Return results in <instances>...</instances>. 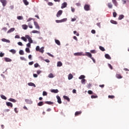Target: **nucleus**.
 <instances>
[{"instance_id":"nucleus-1","label":"nucleus","mask_w":129,"mask_h":129,"mask_svg":"<svg viewBox=\"0 0 129 129\" xmlns=\"http://www.w3.org/2000/svg\"><path fill=\"white\" fill-rule=\"evenodd\" d=\"M84 8L87 11H90V5L86 4L85 5Z\"/></svg>"},{"instance_id":"nucleus-2","label":"nucleus","mask_w":129,"mask_h":129,"mask_svg":"<svg viewBox=\"0 0 129 129\" xmlns=\"http://www.w3.org/2000/svg\"><path fill=\"white\" fill-rule=\"evenodd\" d=\"M74 56H85L83 52H76L74 54Z\"/></svg>"},{"instance_id":"nucleus-3","label":"nucleus","mask_w":129,"mask_h":129,"mask_svg":"<svg viewBox=\"0 0 129 129\" xmlns=\"http://www.w3.org/2000/svg\"><path fill=\"white\" fill-rule=\"evenodd\" d=\"M26 38L27 39H28V42L30 43H33V40H32V38H31V37H30V36L29 35H26L25 36Z\"/></svg>"},{"instance_id":"nucleus-4","label":"nucleus","mask_w":129,"mask_h":129,"mask_svg":"<svg viewBox=\"0 0 129 129\" xmlns=\"http://www.w3.org/2000/svg\"><path fill=\"white\" fill-rule=\"evenodd\" d=\"M1 3H2L3 7H6L7 6V2L6 0H0Z\"/></svg>"},{"instance_id":"nucleus-5","label":"nucleus","mask_w":129,"mask_h":129,"mask_svg":"<svg viewBox=\"0 0 129 129\" xmlns=\"http://www.w3.org/2000/svg\"><path fill=\"white\" fill-rule=\"evenodd\" d=\"M62 14H63V11L59 10L56 14L57 18H59L61 16V15H62Z\"/></svg>"},{"instance_id":"nucleus-6","label":"nucleus","mask_w":129,"mask_h":129,"mask_svg":"<svg viewBox=\"0 0 129 129\" xmlns=\"http://www.w3.org/2000/svg\"><path fill=\"white\" fill-rule=\"evenodd\" d=\"M34 26H35L36 29H38V30H40V26L38 24V22L34 21Z\"/></svg>"},{"instance_id":"nucleus-7","label":"nucleus","mask_w":129,"mask_h":129,"mask_svg":"<svg viewBox=\"0 0 129 129\" xmlns=\"http://www.w3.org/2000/svg\"><path fill=\"white\" fill-rule=\"evenodd\" d=\"M66 21H67V19H63L60 20H56L55 22L57 23H63V22H66Z\"/></svg>"},{"instance_id":"nucleus-8","label":"nucleus","mask_w":129,"mask_h":129,"mask_svg":"<svg viewBox=\"0 0 129 129\" xmlns=\"http://www.w3.org/2000/svg\"><path fill=\"white\" fill-rule=\"evenodd\" d=\"M56 98L57 99L58 103H59V104H61V103H62V101H61V98L60 97V96H57Z\"/></svg>"},{"instance_id":"nucleus-9","label":"nucleus","mask_w":129,"mask_h":129,"mask_svg":"<svg viewBox=\"0 0 129 129\" xmlns=\"http://www.w3.org/2000/svg\"><path fill=\"white\" fill-rule=\"evenodd\" d=\"M67 7V3L64 2L61 4V9H64Z\"/></svg>"},{"instance_id":"nucleus-10","label":"nucleus","mask_w":129,"mask_h":129,"mask_svg":"<svg viewBox=\"0 0 129 129\" xmlns=\"http://www.w3.org/2000/svg\"><path fill=\"white\" fill-rule=\"evenodd\" d=\"M85 56H87L88 57H89V58H92V54H91L90 52H86Z\"/></svg>"},{"instance_id":"nucleus-11","label":"nucleus","mask_w":129,"mask_h":129,"mask_svg":"<svg viewBox=\"0 0 129 129\" xmlns=\"http://www.w3.org/2000/svg\"><path fill=\"white\" fill-rule=\"evenodd\" d=\"M82 113V111H76L75 113V116H78V115H80Z\"/></svg>"},{"instance_id":"nucleus-12","label":"nucleus","mask_w":129,"mask_h":129,"mask_svg":"<svg viewBox=\"0 0 129 129\" xmlns=\"http://www.w3.org/2000/svg\"><path fill=\"white\" fill-rule=\"evenodd\" d=\"M2 42H5L6 43H11V41L9 39H7L6 38H3L2 39Z\"/></svg>"},{"instance_id":"nucleus-13","label":"nucleus","mask_w":129,"mask_h":129,"mask_svg":"<svg viewBox=\"0 0 129 129\" xmlns=\"http://www.w3.org/2000/svg\"><path fill=\"white\" fill-rule=\"evenodd\" d=\"M105 57L106 59H108V60H111V57H110V55L108 54H105Z\"/></svg>"},{"instance_id":"nucleus-14","label":"nucleus","mask_w":129,"mask_h":129,"mask_svg":"<svg viewBox=\"0 0 129 129\" xmlns=\"http://www.w3.org/2000/svg\"><path fill=\"white\" fill-rule=\"evenodd\" d=\"M107 6L109 9H112L113 5L112 4H111V3H108L107 4Z\"/></svg>"},{"instance_id":"nucleus-15","label":"nucleus","mask_w":129,"mask_h":129,"mask_svg":"<svg viewBox=\"0 0 129 129\" xmlns=\"http://www.w3.org/2000/svg\"><path fill=\"white\" fill-rule=\"evenodd\" d=\"M51 92H52V93H58V92H59V91L58 90V89H52L51 90Z\"/></svg>"},{"instance_id":"nucleus-16","label":"nucleus","mask_w":129,"mask_h":129,"mask_svg":"<svg viewBox=\"0 0 129 129\" xmlns=\"http://www.w3.org/2000/svg\"><path fill=\"white\" fill-rule=\"evenodd\" d=\"M116 77L118 79H121V78H122V76H121V75H120L119 74H116Z\"/></svg>"},{"instance_id":"nucleus-17","label":"nucleus","mask_w":129,"mask_h":129,"mask_svg":"<svg viewBox=\"0 0 129 129\" xmlns=\"http://www.w3.org/2000/svg\"><path fill=\"white\" fill-rule=\"evenodd\" d=\"M15 30V28H12L7 32V33L8 34H10V33H12V32H14Z\"/></svg>"},{"instance_id":"nucleus-18","label":"nucleus","mask_w":129,"mask_h":129,"mask_svg":"<svg viewBox=\"0 0 129 129\" xmlns=\"http://www.w3.org/2000/svg\"><path fill=\"white\" fill-rule=\"evenodd\" d=\"M6 104L7 106H10L11 107H13V103H12L11 102H7L6 103Z\"/></svg>"},{"instance_id":"nucleus-19","label":"nucleus","mask_w":129,"mask_h":129,"mask_svg":"<svg viewBox=\"0 0 129 129\" xmlns=\"http://www.w3.org/2000/svg\"><path fill=\"white\" fill-rule=\"evenodd\" d=\"M5 60L6 62H12V59L10 58L5 57Z\"/></svg>"},{"instance_id":"nucleus-20","label":"nucleus","mask_w":129,"mask_h":129,"mask_svg":"<svg viewBox=\"0 0 129 129\" xmlns=\"http://www.w3.org/2000/svg\"><path fill=\"white\" fill-rule=\"evenodd\" d=\"M62 65H63V64L62 63V62L61 61H58L57 63V67H61V66H62Z\"/></svg>"},{"instance_id":"nucleus-21","label":"nucleus","mask_w":129,"mask_h":129,"mask_svg":"<svg viewBox=\"0 0 129 129\" xmlns=\"http://www.w3.org/2000/svg\"><path fill=\"white\" fill-rule=\"evenodd\" d=\"M112 2L115 7H117V2H116V0H112Z\"/></svg>"},{"instance_id":"nucleus-22","label":"nucleus","mask_w":129,"mask_h":129,"mask_svg":"<svg viewBox=\"0 0 129 129\" xmlns=\"http://www.w3.org/2000/svg\"><path fill=\"white\" fill-rule=\"evenodd\" d=\"M73 78V75H72V74H70L68 76V79L69 80H71Z\"/></svg>"},{"instance_id":"nucleus-23","label":"nucleus","mask_w":129,"mask_h":129,"mask_svg":"<svg viewBox=\"0 0 129 129\" xmlns=\"http://www.w3.org/2000/svg\"><path fill=\"white\" fill-rule=\"evenodd\" d=\"M23 2L24 3V5H25V6L29 5V2H28V1H27V0H23Z\"/></svg>"},{"instance_id":"nucleus-24","label":"nucleus","mask_w":129,"mask_h":129,"mask_svg":"<svg viewBox=\"0 0 129 129\" xmlns=\"http://www.w3.org/2000/svg\"><path fill=\"white\" fill-rule=\"evenodd\" d=\"M63 98L64 99H66V100H67L68 101H70V99L67 96H63Z\"/></svg>"},{"instance_id":"nucleus-25","label":"nucleus","mask_w":129,"mask_h":129,"mask_svg":"<svg viewBox=\"0 0 129 129\" xmlns=\"http://www.w3.org/2000/svg\"><path fill=\"white\" fill-rule=\"evenodd\" d=\"M45 47H44V46L42 47L40 49H39V52H40V53H44V49Z\"/></svg>"},{"instance_id":"nucleus-26","label":"nucleus","mask_w":129,"mask_h":129,"mask_svg":"<svg viewBox=\"0 0 129 129\" xmlns=\"http://www.w3.org/2000/svg\"><path fill=\"white\" fill-rule=\"evenodd\" d=\"M28 85H29V86H34V87H36V85L33 83H29Z\"/></svg>"},{"instance_id":"nucleus-27","label":"nucleus","mask_w":129,"mask_h":129,"mask_svg":"<svg viewBox=\"0 0 129 129\" xmlns=\"http://www.w3.org/2000/svg\"><path fill=\"white\" fill-rule=\"evenodd\" d=\"M110 23H111V24H113L114 25H117V22L114 20H110Z\"/></svg>"},{"instance_id":"nucleus-28","label":"nucleus","mask_w":129,"mask_h":129,"mask_svg":"<svg viewBox=\"0 0 129 129\" xmlns=\"http://www.w3.org/2000/svg\"><path fill=\"white\" fill-rule=\"evenodd\" d=\"M55 42L56 44H57V45H58V46H60L61 45V43H60V41H59L58 40L55 39Z\"/></svg>"},{"instance_id":"nucleus-29","label":"nucleus","mask_w":129,"mask_h":129,"mask_svg":"<svg viewBox=\"0 0 129 129\" xmlns=\"http://www.w3.org/2000/svg\"><path fill=\"white\" fill-rule=\"evenodd\" d=\"M22 28L24 30H27V29H28V26L26 24L23 25Z\"/></svg>"},{"instance_id":"nucleus-30","label":"nucleus","mask_w":129,"mask_h":129,"mask_svg":"<svg viewBox=\"0 0 129 129\" xmlns=\"http://www.w3.org/2000/svg\"><path fill=\"white\" fill-rule=\"evenodd\" d=\"M45 103H46V104H49V105L54 104V103L53 102H51V101H46Z\"/></svg>"},{"instance_id":"nucleus-31","label":"nucleus","mask_w":129,"mask_h":129,"mask_svg":"<svg viewBox=\"0 0 129 129\" xmlns=\"http://www.w3.org/2000/svg\"><path fill=\"white\" fill-rule=\"evenodd\" d=\"M38 106H42V105H44V102H39L37 104Z\"/></svg>"},{"instance_id":"nucleus-32","label":"nucleus","mask_w":129,"mask_h":129,"mask_svg":"<svg viewBox=\"0 0 129 129\" xmlns=\"http://www.w3.org/2000/svg\"><path fill=\"white\" fill-rule=\"evenodd\" d=\"M123 18H124V16H123V15H119V16L118 17V20H122V19H123Z\"/></svg>"},{"instance_id":"nucleus-33","label":"nucleus","mask_w":129,"mask_h":129,"mask_svg":"<svg viewBox=\"0 0 129 129\" xmlns=\"http://www.w3.org/2000/svg\"><path fill=\"white\" fill-rule=\"evenodd\" d=\"M9 100V101H11L12 102H17V100L12 98H10Z\"/></svg>"},{"instance_id":"nucleus-34","label":"nucleus","mask_w":129,"mask_h":129,"mask_svg":"<svg viewBox=\"0 0 129 129\" xmlns=\"http://www.w3.org/2000/svg\"><path fill=\"white\" fill-rule=\"evenodd\" d=\"M10 52H11V53H12L13 54H16V50H15V49H11L10 50Z\"/></svg>"},{"instance_id":"nucleus-35","label":"nucleus","mask_w":129,"mask_h":129,"mask_svg":"<svg viewBox=\"0 0 129 129\" xmlns=\"http://www.w3.org/2000/svg\"><path fill=\"white\" fill-rule=\"evenodd\" d=\"M99 49L101 50V51H102L103 52H104L105 51V49H104V47L102 46H99Z\"/></svg>"},{"instance_id":"nucleus-36","label":"nucleus","mask_w":129,"mask_h":129,"mask_svg":"<svg viewBox=\"0 0 129 129\" xmlns=\"http://www.w3.org/2000/svg\"><path fill=\"white\" fill-rule=\"evenodd\" d=\"M1 98H2V99H4L5 100H7V97L5 96L4 95H2L1 96Z\"/></svg>"},{"instance_id":"nucleus-37","label":"nucleus","mask_w":129,"mask_h":129,"mask_svg":"<svg viewBox=\"0 0 129 129\" xmlns=\"http://www.w3.org/2000/svg\"><path fill=\"white\" fill-rule=\"evenodd\" d=\"M32 33H33V34H39V33H40V32H39L37 30H33L32 31Z\"/></svg>"},{"instance_id":"nucleus-38","label":"nucleus","mask_w":129,"mask_h":129,"mask_svg":"<svg viewBox=\"0 0 129 129\" xmlns=\"http://www.w3.org/2000/svg\"><path fill=\"white\" fill-rule=\"evenodd\" d=\"M25 51L27 53H30L31 52V51H30V48L27 47L26 49H25Z\"/></svg>"},{"instance_id":"nucleus-39","label":"nucleus","mask_w":129,"mask_h":129,"mask_svg":"<svg viewBox=\"0 0 129 129\" xmlns=\"http://www.w3.org/2000/svg\"><path fill=\"white\" fill-rule=\"evenodd\" d=\"M22 40H23V41H24V42H27V38L26 37H25L24 36L21 37Z\"/></svg>"},{"instance_id":"nucleus-40","label":"nucleus","mask_w":129,"mask_h":129,"mask_svg":"<svg viewBox=\"0 0 129 129\" xmlns=\"http://www.w3.org/2000/svg\"><path fill=\"white\" fill-rule=\"evenodd\" d=\"M19 54L20 55H24V51L23 50H20L19 51Z\"/></svg>"},{"instance_id":"nucleus-41","label":"nucleus","mask_w":129,"mask_h":129,"mask_svg":"<svg viewBox=\"0 0 129 129\" xmlns=\"http://www.w3.org/2000/svg\"><path fill=\"white\" fill-rule=\"evenodd\" d=\"M108 98H110L111 99H113V98H114V96L113 95H109L108 96Z\"/></svg>"},{"instance_id":"nucleus-42","label":"nucleus","mask_w":129,"mask_h":129,"mask_svg":"<svg viewBox=\"0 0 129 129\" xmlns=\"http://www.w3.org/2000/svg\"><path fill=\"white\" fill-rule=\"evenodd\" d=\"M48 77L49 78H53V77H54V76L53 75V74L50 73L49 75H48Z\"/></svg>"},{"instance_id":"nucleus-43","label":"nucleus","mask_w":129,"mask_h":129,"mask_svg":"<svg viewBox=\"0 0 129 129\" xmlns=\"http://www.w3.org/2000/svg\"><path fill=\"white\" fill-rule=\"evenodd\" d=\"M84 78H85V76L84 75H81L79 79H84Z\"/></svg>"},{"instance_id":"nucleus-44","label":"nucleus","mask_w":129,"mask_h":129,"mask_svg":"<svg viewBox=\"0 0 129 129\" xmlns=\"http://www.w3.org/2000/svg\"><path fill=\"white\" fill-rule=\"evenodd\" d=\"M85 81H86V80L85 79H83L81 80V83L82 84H85Z\"/></svg>"},{"instance_id":"nucleus-45","label":"nucleus","mask_w":129,"mask_h":129,"mask_svg":"<svg viewBox=\"0 0 129 129\" xmlns=\"http://www.w3.org/2000/svg\"><path fill=\"white\" fill-rule=\"evenodd\" d=\"M116 16H117V14H116V12H113V17L114 18H116Z\"/></svg>"},{"instance_id":"nucleus-46","label":"nucleus","mask_w":129,"mask_h":129,"mask_svg":"<svg viewBox=\"0 0 129 129\" xmlns=\"http://www.w3.org/2000/svg\"><path fill=\"white\" fill-rule=\"evenodd\" d=\"M74 34H76V36H77L78 37H79V33H77V31H74Z\"/></svg>"},{"instance_id":"nucleus-47","label":"nucleus","mask_w":129,"mask_h":129,"mask_svg":"<svg viewBox=\"0 0 129 129\" xmlns=\"http://www.w3.org/2000/svg\"><path fill=\"white\" fill-rule=\"evenodd\" d=\"M88 94H93V92L91 90H89L88 91Z\"/></svg>"},{"instance_id":"nucleus-48","label":"nucleus","mask_w":129,"mask_h":129,"mask_svg":"<svg viewBox=\"0 0 129 129\" xmlns=\"http://www.w3.org/2000/svg\"><path fill=\"white\" fill-rule=\"evenodd\" d=\"M91 53H92L93 54H95V53H96V51L95 50H91L90 51Z\"/></svg>"},{"instance_id":"nucleus-49","label":"nucleus","mask_w":129,"mask_h":129,"mask_svg":"<svg viewBox=\"0 0 129 129\" xmlns=\"http://www.w3.org/2000/svg\"><path fill=\"white\" fill-rule=\"evenodd\" d=\"M28 27H29V28H30V29H33V26H32V25H31V23L28 24Z\"/></svg>"},{"instance_id":"nucleus-50","label":"nucleus","mask_w":129,"mask_h":129,"mask_svg":"<svg viewBox=\"0 0 129 129\" xmlns=\"http://www.w3.org/2000/svg\"><path fill=\"white\" fill-rule=\"evenodd\" d=\"M17 19H18V20H23V17L22 16H18Z\"/></svg>"},{"instance_id":"nucleus-51","label":"nucleus","mask_w":129,"mask_h":129,"mask_svg":"<svg viewBox=\"0 0 129 129\" xmlns=\"http://www.w3.org/2000/svg\"><path fill=\"white\" fill-rule=\"evenodd\" d=\"M40 46H36V51H40Z\"/></svg>"},{"instance_id":"nucleus-52","label":"nucleus","mask_w":129,"mask_h":129,"mask_svg":"<svg viewBox=\"0 0 129 129\" xmlns=\"http://www.w3.org/2000/svg\"><path fill=\"white\" fill-rule=\"evenodd\" d=\"M42 94H43V96H47V93H46V92L43 91Z\"/></svg>"},{"instance_id":"nucleus-53","label":"nucleus","mask_w":129,"mask_h":129,"mask_svg":"<svg viewBox=\"0 0 129 129\" xmlns=\"http://www.w3.org/2000/svg\"><path fill=\"white\" fill-rule=\"evenodd\" d=\"M91 98L93 99V98H97V96H95V95H92L91 96Z\"/></svg>"},{"instance_id":"nucleus-54","label":"nucleus","mask_w":129,"mask_h":129,"mask_svg":"<svg viewBox=\"0 0 129 129\" xmlns=\"http://www.w3.org/2000/svg\"><path fill=\"white\" fill-rule=\"evenodd\" d=\"M34 67H35V68H37L39 67V64H38V63H35V64H34Z\"/></svg>"},{"instance_id":"nucleus-55","label":"nucleus","mask_w":129,"mask_h":129,"mask_svg":"<svg viewBox=\"0 0 129 129\" xmlns=\"http://www.w3.org/2000/svg\"><path fill=\"white\" fill-rule=\"evenodd\" d=\"M42 73V71L38 70L37 71V74L39 75L40 74Z\"/></svg>"},{"instance_id":"nucleus-56","label":"nucleus","mask_w":129,"mask_h":129,"mask_svg":"<svg viewBox=\"0 0 129 129\" xmlns=\"http://www.w3.org/2000/svg\"><path fill=\"white\" fill-rule=\"evenodd\" d=\"M108 67L111 70H112V66H111V64H108Z\"/></svg>"},{"instance_id":"nucleus-57","label":"nucleus","mask_w":129,"mask_h":129,"mask_svg":"<svg viewBox=\"0 0 129 129\" xmlns=\"http://www.w3.org/2000/svg\"><path fill=\"white\" fill-rule=\"evenodd\" d=\"M73 39H74V40H76V41H78V39L77 38V37H76V36H74L73 37Z\"/></svg>"},{"instance_id":"nucleus-58","label":"nucleus","mask_w":129,"mask_h":129,"mask_svg":"<svg viewBox=\"0 0 129 129\" xmlns=\"http://www.w3.org/2000/svg\"><path fill=\"white\" fill-rule=\"evenodd\" d=\"M4 56H5V53H0V57H4Z\"/></svg>"},{"instance_id":"nucleus-59","label":"nucleus","mask_w":129,"mask_h":129,"mask_svg":"<svg viewBox=\"0 0 129 129\" xmlns=\"http://www.w3.org/2000/svg\"><path fill=\"white\" fill-rule=\"evenodd\" d=\"M18 44L19 45V46H23V43L21 42H18Z\"/></svg>"},{"instance_id":"nucleus-60","label":"nucleus","mask_w":129,"mask_h":129,"mask_svg":"<svg viewBox=\"0 0 129 129\" xmlns=\"http://www.w3.org/2000/svg\"><path fill=\"white\" fill-rule=\"evenodd\" d=\"M27 47H31V43H28L26 44Z\"/></svg>"},{"instance_id":"nucleus-61","label":"nucleus","mask_w":129,"mask_h":129,"mask_svg":"<svg viewBox=\"0 0 129 129\" xmlns=\"http://www.w3.org/2000/svg\"><path fill=\"white\" fill-rule=\"evenodd\" d=\"M32 20H34V19H33L32 18H29L28 19V20H27V22H30V21H32Z\"/></svg>"},{"instance_id":"nucleus-62","label":"nucleus","mask_w":129,"mask_h":129,"mask_svg":"<svg viewBox=\"0 0 129 129\" xmlns=\"http://www.w3.org/2000/svg\"><path fill=\"white\" fill-rule=\"evenodd\" d=\"M48 6H53V4L52 3V2H49L48 3Z\"/></svg>"},{"instance_id":"nucleus-63","label":"nucleus","mask_w":129,"mask_h":129,"mask_svg":"<svg viewBox=\"0 0 129 129\" xmlns=\"http://www.w3.org/2000/svg\"><path fill=\"white\" fill-rule=\"evenodd\" d=\"M91 33H92V34H95V33H96V32L94 30H92Z\"/></svg>"},{"instance_id":"nucleus-64","label":"nucleus","mask_w":129,"mask_h":129,"mask_svg":"<svg viewBox=\"0 0 129 129\" xmlns=\"http://www.w3.org/2000/svg\"><path fill=\"white\" fill-rule=\"evenodd\" d=\"M72 22H75V21H76V18H74L72 19Z\"/></svg>"}]
</instances>
